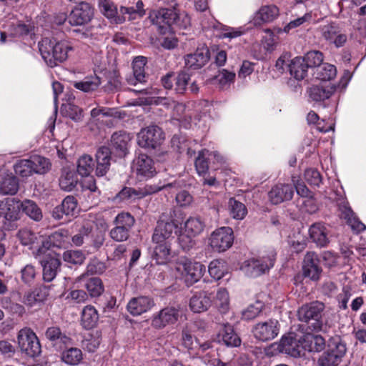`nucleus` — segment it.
I'll return each instance as SVG.
<instances>
[{
	"instance_id": "cd10ccee",
	"label": "nucleus",
	"mask_w": 366,
	"mask_h": 366,
	"mask_svg": "<svg viewBox=\"0 0 366 366\" xmlns=\"http://www.w3.org/2000/svg\"><path fill=\"white\" fill-rule=\"evenodd\" d=\"M49 296V287L40 286L26 292L24 296L23 302L29 307H33L44 301Z\"/></svg>"
},
{
	"instance_id": "ea45409f",
	"label": "nucleus",
	"mask_w": 366,
	"mask_h": 366,
	"mask_svg": "<svg viewBox=\"0 0 366 366\" xmlns=\"http://www.w3.org/2000/svg\"><path fill=\"white\" fill-rule=\"evenodd\" d=\"M99 319L97 310L91 305L86 306L81 312V325L83 327L89 330L93 328Z\"/></svg>"
},
{
	"instance_id": "6e6d98bb",
	"label": "nucleus",
	"mask_w": 366,
	"mask_h": 366,
	"mask_svg": "<svg viewBox=\"0 0 366 366\" xmlns=\"http://www.w3.org/2000/svg\"><path fill=\"white\" fill-rule=\"evenodd\" d=\"M209 154V150L202 149L199 154L195 160V168L199 175L206 176L209 169V164L207 157Z\"/></svg>"
},
{
	"instance_id": "c9c22d12",
	"label": "nucleus",
	"mask_w": 366,
	"mask_h": 366,
	"mask_svg": "<svg viewBox=\"0 0 366 366\" xmlns=\"http://www.w3.org/2000/svg\"><path fill=\"white\" fill-rule=\"evenodd\" d=\"M290 74L297 80H302L307 74V66L302 57L297 56L293 59L289 64Z\"/></svg>"
},
{
	"instance_id": "e2e57ef3",
	"label": "nucleus",
	"mask_w": 366,
	"mask_h": 366,
	"mask_svg": "<svg viewBox=\"0 0 366 366\" xmlns=\"http://www.w3.org/2000/svg\"><path fill=\"white\" fill-rule=\"evenodd\" d=\"M20 273L21 281L24 284L31 285L34 283L38 272L33 264H28L21 269Z\"/></svg>"
},
{
	"instance_id": "c85d7f7f",
	"label": "nucleus",
	"mask_w": 366,
	"mask_h": 366,
	"mask_svg": "<svg viewBox=\"0 0 366 366\" xmlns=\"http://www.w3.org/2000/svg\"><path fill=\"white\" fill-rule=\"evenodd\" d=\"M155 244L152 257L159 264H166L171 256V242L169 241H152Z\"/></svg>"
},
{
	"instance_id": "b1692460",
	"label": "nucleus",
	"mask_w": 366,
	"mask_h": 366,
	"mask_svg": "<svg viewBox=\"0 0 366 366\" xmlns=\"http://www.w3.org/2000/svg\"><path fill=\"white\" fill-rule=\"evenodd\" d=\"M154 305L149 297L139 296L132 298L127 304V310L134 316L140 315L149 311Z\"/></svg>"
},
{
	"instance_id": "4c0bfd02",
	"label": "nucleus",
	"mask_w": 366,
	"mask_h": 366,
	"mask_svg": "<svg viewBox=\"0 0 366 366\" xmlns=\"http://www.w3.org/2000/svg\"><path fill=\"white\" fill-rule=\"evenodd\" d=\"M336 74L335 66L328 63H322L313 73L316 79L323 81H330L335 77Z\"/></svg>"
},
{
	"instance_id": "72a5a7b5",
	"label": "nucleus",
	"mask_w": 366,
	"mask_h": 366,
	"mask_svg": "<svg viewBox=\"0 0 366 366\" xmlns=\"http://www.w3.org/2000/svg\"><path fill=\"white\" fill-rule=\"evenodd\" d=\"M99 6L103 14L116 24H121L124 21V17L117 16V9L110 0H99Z\"/></svg>"
},
{
	"instance_id": "c756f323",
	"label": "nucleus",
	"mask_w": 366,
	"mask_h": 366,
	"mask_svg": "<svg viewBox=\"0 0 366 366\" xmlns=\"http://www.w3.org/2000/svg\"><path fill=\"white\" fill-rule=\"evenodd\" d=\"M340 211L341 218L346 220L347 223L355 230L357 232L365 229L366 227L355 215V213L349 207L347 202H342L340 204Z\"/></svg>"
},
{
	"instance_id": "5fc2aeb1",
	"label": "nucleus",
	"mask_w": 366,
	"mask_h": 366,
	"mask_svg": "<svg viewBox=\"0 0 366 366\" xmlns=\"http://www.w3.org/2000/svg\"><path fill=\"white\" fill-rule=\"evenodd\" d=\"M94 161L91 156L84 154L78 160L77 172L81 176L87 177L93 171Z\"/></svg>"
},
{
	"instance_id": "5701e85b",
	"label": "nucleus",
	"mask_w": 366,
	"mask_h": 366,
	"mask_svg": "<svg viewBox=\"0 0 366 366\" xmlns=\"http://www.w3.org/2000/svg\"><path fill=\"white\" fill-rule=\"evenodd\" d=\"M335 92V87L331 84L312 85L307 90L310 100L319 102L328 99Z\"/></svg>"
},
{
	"instance_id": "a211bd4d",
	"label": "nucleus",
	"mask_w": 366,
	"mask_h": 366,
	"mask_svg": "<svg viewBox=\"0 0 366 366\" xmlns=\"http://www.w3.org/2000/svg\"><path fill=\"white\" fill-rule=\"evenodd\" d=\"M279 15L280 10L277 6L274 4L262 6L254 14L253 22L254 25L260 26L273 21Z\"/></svg>"
},
{
	"instance_id": "6ab92c4d",
	"label": "nucleus",
	"mask_w": 366,
	"mask_h": 366,
	"mask_svg": "<svg viewBox=\"0 0 366 366\" xmlns=\"http://www.w3.org/2000/svg\"><path fill=\"white\" fill-rule=\"evenodd\" d=\"M132 137L125 131L114 132L111 137V146L119 156H125L128 152Z\"/></svg>"
},
{
	"instance_id": "2f4dec72",
	"label": "nucleus",
	"mask_w": 366,
	"mask_h": 366,
	"mask_svg": "<svg viewBox=\"0 0 366 366\" xmlns=\"http://www.w3.org/2000/svg\"><path fill=\"white\" fill-rule=\"evenodd\" d=\"M43 267V279L46 282L52 281L56 276L59 269L60 260L54 257H49L45 260L41 261Z\"/></svg>"
},
{
	"instance_id": "69168bd1",
	"label": "nucleus",
	"mask_w": 366,
	"mask_h": 366,
	"mask_svg": "<svg viewBox=\"0 0 366 366\" xmlns=\"http://www.w3.org/2000/svg\"><path fill=\"white\" fill-rule=\"evenodd\" d=\"M49 238L54 245L61 247L68 242L69 239V232L66 229H61L54 232Z\"/></svg>"
},
{
	"instance_id": "2eb2a0df",
	"label": "nucleus",
	"mask_w": 366,
	"mask_h": 366,
	"mask_svg": "<svg viewBox=\"0 0 366 366\" xmlns=\"http://www.w3.org/2000/svg\"><path fill=\"white\" fill-rule=\"evenodd\" d=\"M302 271L305 277L315 281L319 280L322 268L320 266V260L316 253L309 252L305 254L303 260Z\"/></svg>"
},
{
	"instance_id": "aec40b11",
	"label": "nucleus",
	"mask_w": 366,
	"mask_h": 366,
	"mask_svg": "<svg viewBox=\"0 0 366 366\" xmlns=\"http://www.w3.org/2000/svg\"><path fill=\"white\" fill-rule=\"evenodd\" d=\"M177 228V223L174 220L165 222L160 220L158 222L152 235V241H169L171 242L173 232Z\"/></svg>"
},
{
	"instance_id": "e433bc0d",
	"label": "nucleus",
	"mask_w": 366,
	"mask_h": 366,
	"mask_svg": "<svg viewBox=\"0 0 366 366\" xmlns=\"http://www.w3.org/2000/svg\"><path fill=\"white\" fill-rule=\"evenodd\" d=\"M101 84V80L97 75L86 76L83 80L74 81L73 86L84 92H91L97 90Z\"/></svg>"
},
{
	"instance_id": "052dcab7",
	"label": "nucleus",
	"mask_w": 366,
	"mask_h": 366,
	"mask_svg": "<svg viewBox=\"0 0 366 366\" xmlns=\"http://www.w3.org/2000/svg\"><path fill=\"white\" fill-rule=\"evenodd\" d=\"M64 262L72 264H81L85 260V254L80 250H68L64 252Z\"/></svg>"
},
{
	"instance_id": "7c9ffc66",
	"label": "nucleus",
	"mask_w": 366,
	"mask_h": 366,
	"mask_svg": "<svg viewBox=\"0 0 366 366\" xmlns=\"http://www.w3.org/2000/svg\"><path fill=\"white\" fill-rule=\"evenodd\" d=\"M147 64V58L139 56L134 58L133 65V77L127 79L128 83L131 85H135L137 82L142 83L145 81L144 66Z\"/></svg>"
},
{
	"instance_id": "4d7b16f0",
	"label": "nucleus",
	"mask_w": 366,
	"mask_h": 366,
	"mask_svg": "<svg viewBox=\"0 0 366 366\" xmlns=\"http://www.w3.org/2000/svg\"><path fill=\"white\" fill-rule=\"evenodd\" d=\"M135 223L134 217L129 212H121L114 219V224L131 231Z\"/></svg>"
},
{
	"instance_id": "bb28decb",
	"label": "nucleus",
	"mask_w": 366,
	"mask_h": 366,
	"mask_svg": "<svg viewBox=\"0 0 366 366\" xmlns=\"http://www.w3.org/2000/svg\"><path fill=\"white\" fill-rule=\"evenodd\" d=\"M209 58V51L207 48L197 49L193 54L186 56L185 64L188 68L197 69L203 66Z\"/></svg>"
},
{
	"instance_id": "39448f33",
	"label": "nucleus",
	"mask_w": 366,
	"mask_h": 366,
	"mask_svg": "<svg viewBox=\"0 0 366 366\" xmlns=\"http://www.w3.org/2000/svg\"><path fill=\"white\" fill-rule=\"evenodd\" d=\"M276 252L269 249L258 258H252L245 262V273L251 277H257L268 272L274 266Z\"/></svg>"
},
{
	"instance_id": "8fccbe9b",
	"label": "nucleus",
	"mask_w": 366,
	"mask_h": 366,
	"mask_svg": "<svg viewBox=\"0 0 366 366\" xmlns=\"http://www.w3.org/2000/svg\"><path fill=\"white\" fill-rule=\"evenodd\" d=\"M228 207L230 214L234 219H242L247 213L245 205L234 198L229 199Z\"/></svg>"
},
{
	"instance_id": "49530a36",
	"label": "nucleus",
	"mask_w": 366,
	"mask_h": 366,
	"mask_svg": "<svg viewBox=\"0 0 366 366\" xmlns=\"http://www.w3.org/2000/svg\"><path fill=\"white\" fill-rule=\"evenodd\" d=\"M93 229L92 223L89 222H84L79 228L78 232L71 237V242L76 247L81 246L86 240Z\"/></svg>"
},
{
	"instance_id": "37998d69",
	"label": "nucleus",
	"mask_w": 366,
	"mask_h": 366,
	"mask_svg": "<svg viewBox=\"0 0 366 366\" xmlns=\"http://www.w3.org/2000/svg\"><path fill=\"white\" fill-rule=\"evenodd\" d=\"M346 350L345 343L339 336H335L330 340L328 350L326 352L342 360L343 356L345 355Z\"/></svg>"
},
{
	"instance_id": "0e129e2a",
	"label": "nucleus",
	"mask_w": 366,
	"mask_h": 366,
	"mask_svg": "<svg viewBox=\"0 0 366 366\" xmlns=\"http://www.w3.org/2000/svg\"><path fill=\"white\" fill-rule=\"evenodd\" d=\"M263 303L257 301L254 304L250 305L242 311V318L245 320H253L261 313L263 309Z\"/></svg>"
},
{
	"instance_id": "864d4df0",
	"label": "nucleus",
	"mask_w": 366,
	"mask_h": 366,
	"mask_svg": "<svg viewBox=\"0 0 366 366\" xmlns=\"http://www.w3.org/2000/svg\"><path fill=\"white\" fill-rule=\"evenodd\" d=\"M16 237L21 244L31 246L38 240V234L29 228L20 229L16 233Z\"/></svg>"
},
{
	"instance_id": "9b49d317",
	"label": "nucleus",
	"mask_w": 366,
	"mask_h": 366,
	"mask_svg": "<svg viewBox=\"0 0 366 366\" xmlns=\"http://www.w3.org/2000/svg\"><path fill=\"white\" fill-rule=\"evenodd\" d=\"M321 37L336 47H342L347 41V36L341 31L339 25L335 22L321 25L318 28Z\"/></svg>"
},
{
	"instance_id": "680f3d73",
	"label": "nucleus",
	"mask_w": 366,
	"mask_h": 366,
	"mask_svg": "<svg viewBox=\"0 0 366 366\" xmlns=\"http://www.w3.org/2000/svg\"><path fill=\"white\" fill-rule=\"evenodd\" d=\"M85 286L90 296L94 297H99L104 291L102 282L98 277L90 278Z\"/></svg>"
},
{
	"instance_id": "f257e3e1",
	"label": "nucleus",
	"mask_w": 366,
	"mask_h": 366,
	"mask_svg": "<svg viewBox=\"0 0 366 366\" xmlns=\"http://www.w3.org/2000/svg\"><path fill=\"white\" fill-rule=\"evenodd\" d=\"M282 351L292 357L305 355V352H318L325 347V340L321 335H305L297 341L293 337H283L280 340Z\"/></svg>"
},
{
	"instance_id": "1a4fd4ad",
	"label": "nucleus",
	"mask_w": 366,
	"mask_h": 366,
	"mask_svg": "<svg viewBox=\"0 0 366 366\" xmlns=\"http://www.w3.org/2000/svg\"><path fill=\"white\" fill-rule=\"evenodd\" d=\"M177 17L176 8H161L149 12V19L152 24L157 26L160 33L164 34Z\"/></svg>"
},
{
	"instance_id": "473e14b6",
	"label": "nucleus",
	"mask_w": 366,
	"mask_h": 366,
	"mask_svg": "<svg viewBox=\"0 0 366 366\" xmlns=\"http://www.w3.org/2000/svg\"><path fill=\"white\" fill-rule=\"evenodd\" d=\"M78 181V176L74 171L66 168L62 169L59 178V187L61 189L66 192L72 191L76 187Z\"/></svg>"
},
{
	"instance_id": "de8ad7c7",
	"label": "nucleus",
	"mask_w": 366,
	"mask_h": 366,
	"mask_svg": "<svg viewBox=\"0 0 366 366\" xmlns=\"http://www.w3.org/2000/svg\"><path fill=\"white\" fill-rule=\"evenodd\" d=\"M21 208L31 219L35 221H39L42 219L41 209L32 200L25 199L21 202Z\"/></svg>"
},
{
	"instance_id": "20e7f679",
	"label": "nucleus",
	"mask_w": 366,
	"mask_h": 366,
	"mask_svg": "<svg viewBox=\"0 0 366 366\" xmlns=\"http://www.w3.org/2000/svg\"><path fill=\"white\" fill-rule=\"evenodd\" d=\"M19 348L28 357L35 358L41 352V347L36 333L29 327H24L17 335Z\"/></svg>"
},
{
	"instance_id": "4468645a",
	"label": "nucleus",
	"mask_w": 366,
	"mask_h": 366,
	"mask_svg": "<svg viewBox=\"0 0 366 366\" xmlns=\"http://www.w3.org/2000/svg\"><path fill=\"white\" fill-rule=\"evenodd\" d=\"M133 169L140 178H151L157 172L153 159L145 154H140L134 160Z\"/></svg>"
},
{
	"instance_id": "603ef678",
	"label": "nucleus",
	"mask_w": 366,
	"mask_h": 366,
	"mask_svg": "<svg viewBox=\"0 0 366 366\" xmlns=\"http://www.w3.org/2000/svg\"><path fill=\"white\" fill-rule=\"evenodd\" d=\"M214 305L221 313H225L229 308L228 292L223 288L219 289L216 295Z\"/></svg>"
},
{
	"instance_id": "423d86ee",
	"label": "nucleus",
	"mask_w": 366,
	"mask_h": 366,
	"mask_svg": "<svg viewBox=\"0 0 366 366\" xmlns=\"http://www.w3.org/2000/svg\"><path fill=\"white\" fill-rule=\"evenodd\" d=\"M164 139V134L157 125L142 128L137 134V144L144 149H154L162 144Z\"/></svg>"
},
{
	"instance_id": "0eeeda50",
	"label": "nucleus",
	"mask_w": 366,
	"mask_h": 366,
	"mask_svg": "<svg viewBox=\"0 0 366 366\" xmlns=\"http://www.w3.org/2000/svg\"><path fill=\"white\" fill-rule=\"evenodd\" d=\"M176 271L180 274L188 286L197 282L203 275L205 267L200 262L180 260L177 262Z\"/></svg>"
},
{
	"instance_id": "a18cd8bd",
	"label": "nucleus",
	"mask_w": 366,
	"mask_h": 366,
	"mask_svg": "<svg viewBox=\"0 0 366 366\" xmlns=\"http://www.w3.org/2000/svg\"><path fill=\"white\" fill-rule=\"evenodd\" d=\"M34 174H44L51 169L49 159L39 155H34L29 158Z\"/></svg>"
},
{
	"instance_id": "c03bdc74",
	"label": "nucleus",
	"mask_w": 366,
	"mask_h": 366,
	"mask_svg": "<svg viewBox=\"0 0 366 366\" xmlns=\"http://www.w3.org/2000/svg\"><path fill=\"white\" fill-rule=\"evenodd\" d=\"M83 359V354L80 349L76 347H70L64 350L61 354V360L69 365H76L81 362Z\"/></svg>"
},
{
	"instance_id": "338daca9",
	"label": "nucleus",
	"mask_w": 366,
	"mask_h": 366,
	"mask_svg": "<svg viewBox=\"0 0 366 366\" xmlns=\"http://www.w3.org/2000/svg\"><path fill=\"white\" fill-rule=\"evenodd\" d=\"M172 109V119L179 122H189L190 117L187 118L186 107L182 103L174 102L171 108Z\"/></svg>"
},
{
	"instance_id": "412c9836",
	"label": "nucleus",
	"mask_w": 366,
	"mask_h": 366,
	"mask_svg": "<svg viewBox=\"0 0 366 366\" xmlns=\"http://www.w3.org/2000/svg\"><path fill=\"white\" fill-rule=\"evenodd\" d=\"M212 305L211 295L206 291H200L192 295L189 300V307L195 313L207 311Z\"/></svg>"
},
{
	"instance_id": "774afa93",
	"label": "nucleus",
	"mask_w": 366,
	"mask_h": 366,
	"mask_svg": "<svg viewBox=\"0 0 366 366\" xmlns=\"http://www.w3.org/2000/svg\"><path fill=\"white\" fill-rule=\"evenodd\" d=\"M61 207L65 212V215H74L77 209V201L73 196L66 197L61 204Z\"/></svg>"
},
{
	"instance_id": "79ce46f5",
	"label": "nucleus",
	"mask_w": 366,
	"mask_h": 366,
	"mask_svg": "<svg viewBox=\"0 0 366 366\" xmlns=\"http://www.w3.org/2000/svg\"><path fill=\"white\" fill-rule=\"evenodd\" d=\"M219 337V341H222L227 346L237 347L240 345L241 340L230 325H225Z\"/></svg>"
},
{
	"instance_id": "a878e982",
	"label": "nucleus",
	"mask_w": 366,
	"mask_h": 366,
	"mask_svg": "<svg viewBox=\"0 0 366 366\" xmlns=\"http://www.w3.org/2000/svg\"><path fill=\"white\" fill-rule=\"evenodd\" d=\"M111 151L107 147H100L96 154V174L102 177L107 174L111 164Z\"/></svg>"
},
{
	"instance_id": "7ed1b4c3",
	"label": "nucleus",
	"mask_w": 366,
	"mask_h": 366,
	"mask_svg": "<svg viewBox=\"0 0 366 366\" xmlns=\"http://www.w3.org/2000/svg\"><path fill=\"white\" fill-rule=\"evenodd\" d=\"M325 307V305L319 301L305 304L297 311L298 320L309 324L312 330L320 331L323 327L322 315Z\"/></svg>"
},
{
	"instance_id": "9d476101",
	"label": "nucleus",
	"mask_w": 366,
	"mask_h": 366,
	"mask_svg": "<svg viewBox=\"0 0 366 366\" xmlns=\"http://www.w3.org/2000/svg\"><path fill=\"white\" fill-rule=\"evenodd\" d=\"M232 228L223 227L214 230L209 237V245L214 251L222 252L228 249L233 243Z\"/></svg>"
},
{
	"instance_id": "13d9d810",
	"label": "nucleus",
	"mask_w": 366,
	"mask_h": 366,
	"mask_svg": "<svg viewBox=\"0 0 366 366\" xmlns=\"http://www.w3.org/2000/svg\"><path fill=\"white\" fill-rule=\"evenodd\" d=\"M308 68L317 69L323 61V54L320 51H308L305 56L302 57Z\"/></svg>"
},
{
	"instance_id": "a19ab883",
	"label": "nucleus",
	"mask_w": 366,
	"mask_h": 366,
	"mask_svg": "<svg viewBox=\"0 0 366 366\" xmlns=\"http://www.w3.org/2000/svg\"><path fill=\"white\" fill-rule=\"evenodd\" d=\"M205 227L204 222L198 217H189L184 224V231L192 236L200 234Z\"/></svg>"
},
{
	"instance_id": "f03ea898",
	"label": "nucleus",
	"mask_w": 366,
	"mask_h": 366,
	"mask_svg": "<svg viewBox=\"0 0 366 366\" xmlns=\"http://www.w3.org/2000/svg\"><path fill=\"white\" fill-rule=\"evenodd\" d=\"M39 51L46 64L50 67L67 59L69 52L73 50L70 41L67 40H55L44 39L39 43Z\"/></svg>"
},
{
	"instance_id": "58836bf2",
	"label": "nucleus",
	"mask_w": 366,
	"mask_h": 366,
	"mask_svg": "<svg viewBox=\"0 0 366 366\" xmlns=\"http://www.w3.org/2000/svg\"><path fill=\"white\" fill-rule=\"evenodd\" d=\"M18 189V181L12 174H6L0 179V193L14 194L17 192Z\"/></svg>"
},
{
	"instance_id": "6e6552de",
	"label": "nucleus",
	"mask_w": 366,
	"mask_h": 366,
	"mask_svg": "<svg viewBox=\"0 0 366 366\" xmlns=\"http://www.w3.org/2000/svg\"><path fill=\"white\" fill-rule=\"evenodd\" d=\"M181 184L178 182H174L163 187H156L152 185H147L144 189L136 190L131 187H124L116 196L115 199L119 201H128L134 200L135 199H140L147 195H149L157 192L158 191L166 188H175L181 187Z\"/></svg>"
},
{
	"instance_id": "f8f14e48",
	"label": "nucleus",
	"mask_w": 366,
	"mask_h": 366,
	"mask_svg": "<svg viewBox=\"0 0 366 366\" xmlns=\"http://www.w3.org/2000/svg\"><path fill=\"white\" fill-rule=\"evenodd\" d=\"M280 324L277 320L269 319L257 323L252 328L254 337L262 342L274 339L279 334Z\"/></svg>"
},
{
	"instance_id": "393cba45",
	"label": "nucleus",
	"mask_w": 366,
	"mask_h": 366,
	"mask_svg": "<svg viewBox=\"0 0 366 366\" xmlns=\"http://www.w3.org/2000/svg\"><path fill=\"white\" fill-rule=\"evenodd\" d=\"M310 237L319 247H326L329 243V229L321 222L312 224L309 229Z\"/></svg>"
},
{
	"instance_id": "f3484780",
	"label": "nucleus",
	"mask_w": 366,
	"mask_h": 366,
	"mask_svg": "<svg viewBox=\"0 0 366 366\" xmlns=\"http://www.w3.org/2000/svg\"><path fill=\"white\" fill-rule=\"evenodd\" d=\"M293 194V187L287 184H277L268 193L269 199L274 204L292 199Z\"/></svg>"
},
{
	"instance_id": "f704fd0d",
	"label": "nucleus",
	"mask_w": 366,
	"mask_h": 366,
	"mask_svg": "<svg viewBox=\"0 0 366 366\" xmlns=\"http://www.w3.org/2000/svg\"><path fill=\"white\" fill-rule=\"evenodd\" d=\"M46 337L54 344H62L65 346L71 344V339L65 333L61 331V329L56 326L49 327L45 332Z\"/></svg>"
},
{
	"instance_id": "dca6fc26",
	"label": "nucleus",
	"mask_w": 366,
	"mask_h": 366,
	"mask_svg": "<svg viewBox=\"0 0 366 366\" xmlns=\"http://www.w3.org/2000/svg\"><path fill=\"white\" fill-rule=\"evenodd\" d=\"M179 310L174 307H165L155 315L152 321V325L155 328H163L168 325L174 324L179 318Z\"/></svg>"
},
{
	"instance_id": "ddd939ff",
	"label": "nucleus",
	"mask_w": 366,
	"mask_h": 366,
	"mask_svg": "<svg viewBox=\"0 0 366 366\" xmlns=\"http://www.w3.org/2000/svg\"><path fill=\"white\" fill-rule=\"evenodd\" d=\"M94 16L92 6L85 1L80 2L71 11L68 21L71 26H82L89 23Z\"/></svg>"
},
{
	"instance_id": "3c124183",
	"label": "nucleus",
	"mask_w": 366,
	"mask_h": 366,
	"mask_svg": "<svg viewBox=\"0 0 366 366\" xmlns=\"http://www.w3.org/2000/svg\"><path fill=\"white\" fill-rule=\"evenodd\" d=\"M120 12L123 15L127 14L129 20L142 18L145 14L144 4L141 0L137 2L135 7L122 6L120 8Z\"/></svg>"
},
{
	"instance_id": "4be33fe9",
	"label": "nucleus",
	"mask_w": 366,
	"mask_h": 366,
	"mask_svg": "<svg viewBox=\"0 0 366 366\" xmlns=\"http://www.w3.org/2000/svg\"><path fill=\"white\" fill-rule=\"evenodd\" d=\"M21 202L14 197H7L0 201V212L7 220L14 221L18 219Z\"/></svg>"
},
{
	"instance_id": "bf43d9fd",
	"label": "nucleus",
	"mask_w": 366,
	"mask_h": 366,
	"mask_svg": "<svg viewBox=\"0 0 366 366\" xmlns=\"http://www.w3.org/2000/svg\"><path fill=\"white\" fill-rule=\"evenodd\" d=\"M208 272L213 279L220 280L225 273L224 262L218 259L212 261L208 267Z\"/></svg>"
},
{
	"instance_id": "09e8293b",
	"label": "nucleus",
	"mask_w": 366,
	"mask_h": 366,
	"mask_svg": "<svg viewBox=\"0 0 366 366\" xmlns=\"http://www.w3.org/2000/svg\"><path fill=\"white\" fill-rule=\"evenodd\" d=\"M14 169L15 174L21 178H28L34 174L29 159L19 160L14 164Z\"/></svg>"
}]
</instances>
